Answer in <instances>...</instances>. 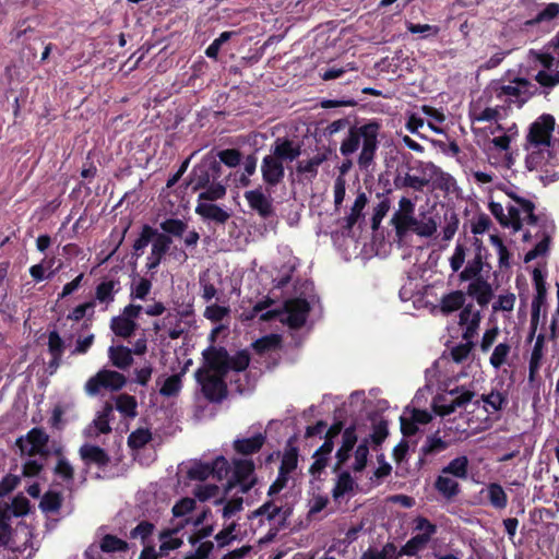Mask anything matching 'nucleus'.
Wrapping results in <instances>:
<instances>
[{
  "instance_id": "1",
  "label": "nucleus",
  "mask_w": 559,
  "mask_h": 559,
  "mask_svg": "<svg viewBox=\"0 0 559 559\" xmlns=\"http://www.w3.org/2000/svg\"><path fill=\"white\" fill-rule=\"evenodd\" d=\"M379 131L380 124L374 121L350 128L347 136L341 143V154L349 156L361 147L357 164L361 169H368L372 165L378 150Z\"/></svg>"
},
{
  "instance_id": "2",
  "label": "nucleus",
  "mask_w": 559,
  "mask_h": 559,
  "mask_svg": "<svg viewBox=\"0 0 559 559\" xmlns=\"http://www.w3.org/2000/svg\"><path fill=\"white\" fill-rule=\"evenodd\" d=\"M273 300L269 297H265L263 300L258 301L250 312H243L241 314L242 320L249 321L252 320L260 312V320L270 321L280 317L282 322H286L292 328L301 326L307 319L309 312V304L305 299H292L285 302L284 310H269L263 312L265 309L273 305Z\"/></svg>"
},
{
  "instance_id": "3",
  "label": "nucleus",
  "mask_w": 559,
  "mask_h": 559,
  "mask_svg": "<svg viewBox=\"0 0 559 559\" xmlns=\"http://www.w3.org/2000/svg\"><path fill=\"white\" fill-rule=\"evenodd\" d=\"M556 120L550 114H543L535 119L528 127L524 148L531 154L526 158V165L530 169L537 168L539 163L535 162L537 153H543L555 146L557 140L554 138ZM559 143V140H558Z\"/></svg>"
},
{
  "instance_id": "4",
  "label": "nucleus",
  "mask_w": 559,
  "mask_h": 559,
  "mask_svg": "<svg viewBox=\"0 0 559 559\" xmlns=\"http://www.w3.org/2000/svg\"><path fill=\"white\" fill-rule=\"evenodd\" d=\"M516 211V216L514 219H519L520 230H522L525 226L538 227V231L536 233V237H540V240L536 243V246L530 250L525 257L524 262H531L539 257H544L549 251V245L551 241L552 234L555 231V224L548 217L543 215L535 214V204L532 202V216L526 217V213L513 207Z\"/></svg>"
},
{
  "instance_id": "5",
  "label": "nucleus",
  "mask_w": 559,
  "mask_h": 559,
  "mask_svg": "<svg viewBox=\"0 0 559 559\" xmlns=\"http://www.w3.org/2000/svg\"><path fill=\"white\" fill-rule=\"evenodd\" d=\"M258 483L254 474V463L250 459H237L233 461V475L225 485V493L229 495L235 488L237 492L245 495Z\"/></svg>"
},
{
  "instance_id": "6",
  "label": "nucleus",
  "mask_w": 559,
  "mask_h": 559,
  "mask_svg": "<svg viewBox=\"0 0 559 559\" xmlns=\"http://www.w3.org/2000/svg\"><path fill=\"white\" fill-rule=\"evenodd\" d=\"M414 523L415 534L412 536L411 539L406 542V544L401 549H399V551L401 552V557L403 555H417L419 551L424 550L428 546L431 537L437 533V526L426 518L418 516L417 519H415Z\"/></svg>"
},
{
  "instance_id": "7",
  "label": "nucleus",
  "mask_w": 559,
  "mask_h": 559,
  "mask_svg": "<svg viewBox=\"0 0 559 559\" xmlns=\"http://www.w3.org/2000/svg\"><path fill=\"white\" fill-rule=\"evenodd\" d=\"M421 175H415L407 171L404 176L395 179V186L399 188H409L415 191H423L431 182L444 180L449 175L444 174L436 165H420Z\"/></svg>"
},
{
  "instance_id": "8",
  "label": "nucleus",
  "mask_w": 559,
  "mask_h": 559,
  "mask_svg": "<svg viewBox=\"0 0 559 559\" xmlns=\"http://www.w3.org/2000/svg\"><path fill=\"white\" fill-rule=\"evenodd\" d=\"M126 381L122 373L103 369L86 381L84 389L87 395L95 396L102 389L118 391L124 386Z\"/></svg>"
},
{
  "instance_id": "9",
  "label": "nucleus",
  "mask_w": 559,
  "mask_h": 559,
  "mask_svg": "<svg viewBox=\"0 0 559 559\" xmlns=\"http://www.w3.org/2000/svg\"><path fill=\"white\" fill-rule=\"evenodd\" d=\"M528 58L531 63L543 68L535 75V80L540 85L552 87L559 84V70L554 69L556 66V59L554 56L549 52L530 51Z\"/></svg>"
},
{
  "instance_id": "10",
  "label": "nucleus",
  "mask_w": 559,
  "mask_h": 559,
  "mask_svg": "<svg viewBox=\"0 0 559 559\" xmlns=\"http://www.w3.org/2000/svg\"><path fill=\"white\" fill-rule=\"evenodd\" d=\"M453 399L448 401L445 396H438L433 401V411L439 416H447L454 413L457 408L465 407L475 396V392L464 386L455 388L449 391Z\"/></svg>"
},
{
  "instance_id": "11",
  "label": "nucleus",
  "mask_w": 559,
  "mask_h": 559,
  "mask_svg": "<svg viewBox=\"0 0 559 559\" xmlns=\"http://www.w3.org/2000/svg\"><path fill=\"white\" fill-rule=\"evenodd\" d=\"M394 228L399 236H404L412 231L419 237L429 238L437 231L438 223L431 216L421 215L420 218H417L415 215H412L396 223Z\"/></svg>"
},
{
  "instance_id": "12",
  "label": "nucleus",
  "mask_w": 559,
  "mask_h": 559,
  "mask_svg": "<svg viewBox=\"0 0 559 559\" xmlns=\"http://www.w3.org/2000/svg\"><path fill=\"white\" fill-rule=\"evenodd\" d=\"M143 310L140 305L130 304L126 306L121 314L111 319L110 329L120 337H130L138 328L135 319L139 318Z\"/></svg>"
},
{
  "instance_id": "13",
  "label": "nucleus",
  "mask_w": 559,
  "mask_h": 559,
  "mask_svg": "<svg viewBox=\"0 0 559 559\" xmlns=\"http://www.w3.org/2000/svg\"><path fill=\"white\" fill-rule=\"evenodd\" d=\"M225 374L212 373L210 370L199 369L195 372L198 382L202 385L204 395L214 402H218L225 397L226 385L224 383Z\"/></svg>"
},
{
  "instance_id": "14",
  "label": "nucleus",
  "mask_w": 559,
  "mask_h": 559,
  "mask_svg": "<svg viewBox=\"0 0 559 559\" xmlns=\"http://www.w3.org/2000/svg\"><path fill=\"white\" fill-rule=\"evenodd\" d=\"M229 469L228 461L224 456L216 457L213 463L195 462L188 471V477L195 480H204L210 475H216L217 479H223Z\"/></svg>"
},
{
  "instance_id": "15",
  "label": "nucleus",
  "mask_w": 559,
  "mask_h": 559,
  "mask_svg": "<svg viewBox=\"0 0 559 559\" xmlns=\"http://www.w3.org/2000/svg\"><path fill=\"white\" fill-rule=\"evenodd\" d=\"M481 312L473 304L463 307L459 314V325L462 329L463 340H473L479 330Z\"/></svg>"
},
{
  "instance_id": "16",
  "label": "nucleus",
  "mask_w": 559,
  "mask_h": 559,
  "mask_svg": "<svg viewBox=\"0 0 559 559\" xmlns=\"http://www.w3.org/2000/svg\"><path fill=\"white\" fill-rule=\"evenodd\" d=\"M48 442V435L41 429H32L26 437L17 439L16 444L22 454L29 456L43 454Z\"/></svg>"
},
{
  "instance_id": "17",
  "label": "nucleus",
  "mask_w": 559,
  "mask_h": 559,
  "mask_svg": "<svg viewBox=\"0 0 559 559\" xmlns=\"http://www.w3.org/2000/svg\"><path fill=\"white\" fill-rule=\"evenodd\" d=\"M249 207L262 218H269L274 214L273 200L261 188L248 190L243 194Z\"/></svg>"
},
{
  "instance_id": "18",
  "label": "nucleus",
  "mask_w": 559,
  "mask_h": 559,
  "mask_svg": "<svg viewBox=\"0 0 559 559\" xmlns=\"http://www.w3.org/2000/svg\"><path fill=\"white\" fill-rule=\"evenodd\" d=\"M260 168L262 179L269 187H275L284 179V164L275 159L270 154L263 157Z\"/></svg>"
},
{
  "instance_id": "19",
  "label": "nucleus",
  "mask_w": 559,
  "mask_h": 559,
  "mask_svg": "<svg viewBox=\"0 0 559 559\" xmlns=\"http://www.w3.org/2000/svg\"><path fill=\"white\" fill-rule=\"evenodd\" d=\"M112 406L107 403L103 411L97 413L94 420L85 427L83 435L88 439H96L100 435L109 433L111 431L109 421L112 415Z\"/></svg>"
},
{
  "instance_id": "20",
  "label": "nucleus",
  "mask_w": 559,
  "mask_h": 559,
  "mask_svg": "<svg viewBox=\"0 0 559 559\" xmlns=\"http://www.w3.org/2000/svg\"><path fill=\"white\" fill-rule=\"evenodd\" d=\"M533 85L525 79H516L512 81L510 84L501 85L497 90L498 97L507 96L510 98H516L520 102V105L525 103L532 95Z\"/></svg>"
},
{
  "instance_id": "21",
  "label": "nucleus",
  "mask_w": 559,
  "mask_h": 559,
  "mask_svg": "<svg viewBox=\"0 0 559 559\" xmlns=\"http://www.w3.org/2000/svg\"><path fill=\"white\" fill-rule=\"evenodd\" d=\"M301 154L300 146L287 139H277L271 147V154L275 159L292 163Z\"/></svg>"
},
{
  "instance_id": "22",
  "label": "nucleus",
  "mask_w": 559,
  "mask_h": 559,
  "mask_svg": "<svg viewBox=\"0 0 559 559\" xmlns=\"http://www.w3.org/2000/svg\"><path fill=\"white\" fill-rule=\"evenodd\" d=\"M203 356L212 373L226 374L229 370V356L226 349L210 347L204 350Z\"/></svg>"
},
{
  "instance_id": "23",
  "label": "nucleus",
  "mask_w": 559,
  "mask_h": 559,
  "mask_svg": "<svg viewBox=\"0 0 559 559\" xmlns=\"http://www.w3.org/2000/svg\"><path fill=\"white\" fill-rule=\"evenodd\" d=\"M468 296L473 297L480 307L487 306L493 297L491 284L484 277L469 280Z\"/></svg>"
},
{
  "instance_id": "24",
  "label": "nucleus",
  "mask_w": 559,
  "mask_h": 559,
  "mask_svg": "<svg viewBox=\"0 0 559 559\" xmlns=\"http://www.w3.org/2000/svg\"><path fill=\"white\" fill-rule=\"evenodd\" d=\"M508 213H504V207L500 202L491 201L489 203V211L504 228H511L513 233L520 231L519 219H514L516 211L507 205Z\"/></svg>"
},
{
  "instance_id": "25",
  "label": "nucleus",
  "mask_w": 559,
  "mask_h": 559,
  "mask_svg": "<svg viewBox=\"0 0 559 559\" xmlns=\"http://www.w3.org/2000/svg\"><path fill=\"white\" fill-rule=\"evenodd\" d=\"M171 245V238L165 234H159L152 242L151 252L147 257L146 267L148 270L156 269L164 257V254L168 251Z\"/></svg>"
},
{
  "instance_id": "26",
  "label": "nucleus",
  "mask_w": 559,
  "mask_h": 559,
  "mask_svg": "<svg viewBox=\"0 0 559 559\" xmlns=\"http://www.w3.org/2000/svg\"><path fill=\"white\" fill-rule=\"evenodd\" d=\"M508 109L503 106H495V107H474L471 110V118L473 121L477 122H499L507 118Z\"/></svg>"
},
{
  "instance_id": "27",
  "label": "nucleus",
  "mask_w": 559,
  "mask_h": 559,
  "mask_svg": "<svg viewBox=\"0 0 559 559\" xmlns=\"http://www.w3.org/2000/svg\"><path fill=\"white\" fill-rule=\"evenodd\" d=\"M79 453H80L81 459L86 464H95L99 467L106 466L110 461V457L105 452V450L97 445H92V444H87V443L83 444L80 448Z\"/></svg>"
},
{
  "instance_id": "28",
  "label": "nucleus",
  "mask_w": 559,
  "mask_h": 559,
  "mask_svg": "<svg viewBox=\"0 0 559 559\" xmlns=\"http://www.w3.org/2000/svg\"><path fill=\"white\" fill-rule=\"evenodd\" d=\"M190 519H185L183 521H180L176 524V526L173 530L165 531L160 533L159 539H160V546L159 551L162 554H167L170 550H175L179 548L182 544V539L175 536V534L182 528L186 524L190 523Z\"/></svg>"
},
{
  "instance_id": "29",
  "label": "nucleus",
  "mask_w": 559,
  "mask_h": 559,
  "mask_svg": "<svg viewBox=\"0 0 559 559\" xmlns=\"http://www.w3.org/2000/svg\"><path fill=\"white\" fill-rule=\"evenodd\" d=\"M214 503L216 506L223 504L222 516L225 520H229L242 510L243 498L241 496H234L231 492L226 496L224 492V497L216 499Z\"/></svg>"
},
{
  "instance_id": "30",
  "label": "nucleus",
  "mask_w": 559,
  "mask_h": 559,
  "mask_svg": "<svg viewBox=\"0 0 559 559\" xmlns=\"http://www.w3.org/2000/svg\"><path fill=\"white\" fill-rule=\"evenodd\" d=\"M195 213L203 218L221 224H224L229 218V214L225 210L216 204L207 202H200L195 207Z\"/></svg>"
},
{
  "instance_id": "31",
  "label": "nucleus",
  "mask_w": 559,
  "mask_h": 559,
  "mask_svg": "<svg viewBox=\"0 0 559 559\" xmlns=\"http://www.w3.org/2000/svg\"><path fill=\"white\" fill-rule=\"evenodd\" d=\"M265 436L257 433L250 438L237 439L234 441V449L236 452L249 455L257 453L264 444Z\"/></svg>"
},
{
  "instance_id": "32",
  "label": "nucleus",
  "mask_w": 559,
  "mask_h": 559,
  "mask_svg": "<svg viewBox=\"0 0 559 559\" xmlns=\"http://www.w3.org/2000/svg\"><path fill=\"white\" fill-rule=\"evenodd\" d=\"M465 294L462 290H453L440 299V310L444 314L462 310L465 306Z\"/></svg>"
},
{
  "instance_id": "33",
  "label": "nucleus",
  "mask_w": 559,
  "mask_h": 559,
  "mask_svg": "<svg viewBox=\"0 0 559 559\" xmlns=\"http://www.w3.org/2000/svg\"><path fill=\"white\" fill-rule=\"evenodd\" d=\"M108 356L112 365L119 369H127L133 362L132 350L124 346H110Z\"/></svg>"
},
{
  "instance_id": "34",
  "label": "nucleus",
  "mask_w": 559,
  "mask_h": 559,
  "mask_svg": "<svg viewBox=\"0 0 559 559\" xmlns=\"http://www.w3.org/2000/svg\"><path fill=\"white\" fill-rule=\"evenodd\" d=\"M435 488L447 499L455 497L460 491L459 483L442 471L435 481Z\"/></svg>"
},
{
  "instance_id": "35",
  "label": "nucleus",
  "mask_w": 559,
  "mask_h": 559,
  "mask_svg": "<svg viewBox=\"0 0 559 559\" xmlns=\"http://www.w3.org/2000/svg\"><path fill=\"white\" fill-rule=\"evenodd\" d=\"M159 394L165 397H173L179 394L182 388V374H171L167 378H158Z\"/></svg>"
},
{
  "instance_id": "36",
  "label": "nucleus",
  "mask_w": 559,
  "mask_h": 559,
  "mask_svg": "<svg viewBox=\"0 0 559 559\" xmlns=\"http://www.w3.org/2000/svg\"><path fill=\"white\" fill-rule=\"evenodd\" d=\"M119 282L109 280L97 285L95 298L100 304L109 305L115 300V295L119 292Z\"/></svg>"
},
{
  "instance_id": "37",
  "label": "nucleus",
  "mask_w": 559,
  "mask_h": 559,
  "mask_svg": "<svg viewBox=\"0 0 559 559\" xmlns=\"http://www.w3.org/2000/svg\"><path fill=\"white\" fill-rule=\"evenodd\" d=\"M328 158L326 153H318L307 160H300L297 164L296 170L299 174L306 175L309 179L317 176L320 165Z\"/></svg>"
},
{
  "instance_id": "38",
  "label": "nucleus",
  "mask_w": 559,
  "mask_h": 559,
  "mask_svg": "<svg viewBox=\"0 0 559 559\" xmlns=\"http://www.w3.org/2000/svg\"><path fill=\"white\" fill-rule=\"evenodd\" d=\"M48 349L52 356L50 367L57 369L61 364V357L64 352V342L57 331H51L48 335Z\"/></svg>"
},
{
  "instance_id": "39",
  "label": "nucleus",
  "mask_w": 559,
  "mask_h": 559,
  "mask_svg": "<svg viewBox=\"0 0 559 559\" xmlns=\"http://www.w3.org/2000/svg\"><path fill=\"white\" fill-rule=\"evenodd\" d=\"M511 344L506 341L501 342L493 348L491 356L489 358V364L495 369H500L502 366L508 364L510 354H511Z\"/></svg>"
},
{
  "instance_id": "40",
  "label": "nucleus",
  "mask_w": 559,
  "mask_h": 559,
  "mask_svg": "<svg viewBox=\"0 0 559 559\" xmlns=\"http://www.w3.org/2000/svg\"><path fill=\"white\" fill-rule=\"evenodd\" d=\"M401 552L393 543H386L381 549H369L360 559H399Z\"/></svg>"
},
{
  "instance_id": "41",
  "label": "nucleus",
  "mask_w": 559,
  "mask_h": 559,
  "mask_svg": "<svg viewBox=\"0 0 559 559\" xmlns=\"http://www.w3.org/2000/svg\"><path fill=\"white\" fill-rule=\"evenodd\" d=\"M441 471L450 476L465 479L468 474V459L465 455L457 456Z\"/></svg>"
},
{
  "instance_id": "42",
  "label": "nucleus",
  "mask_w": 559,
  "mask_h": 559,
  "mask_svg": "<svg viewBox=\"0 0 559 559\" xmlns=\"http://www.w3.org/2000/svg\"><path fill=\"white\" fill-rule=\"evenodd\" d=\"M116 408L126 417L134 418L138 415V402L134 396L129 394L117 396Z\"/></svg>"
},
{
  "instance_id": "43",
  "label": "nucleus",
  "mask_w": 559,
  "mask_h": 559,
  "mask_svg": "<svg viewBox=\"0 0 559 559\" xmlns=\"http://www.w3.org/2000/svg\"><path fill=\"white\" fill-rule=\"evenodd\" d=\"M488 499L496 509H504L508 504V497L503 488L496 483L489 484L486 488Z\"/></svg>"
},
{
  "instance_id": "44",
  "label": "nucleus",
  "mask_w": 559,
  "mask_h": 559,
  "mask_svg": "<svg viewBox=\"0 0 559 559\" xmlns=\"http://www.w3.org/2000/svg\"><path fill=\"white\" fill-rule=\"evenodd\" d=\"M355 486V481L349 475L348 472H343L340 474L336 484L332 490V496L334 500H338L341 497L345 496L346 493L353 491Z\"/></svg>"
},
{
  "instance_id": "45",
  "label": "nucleus",
  "mask_w": 559,
  "mask_h": 559,
  "mask_svg": "<svg viewBox=\"0 0 559 559\" xmlns=\"http://www.w3.org/2000/svg\"><path fill=\"white\" fill-rule=\"evenodd\" d=\"M500 189L513 201V204H508L510 207H516L518 210L525 212L526 217L532 216V201L520 197L513 189L501 186Z\"/></svg>"
},
{
  "instance_id": "46",
  "label": "nucleus",
  "mask_w": 559,
  "mask_h": 559,
  "mask_svg": "<svg viewBox=\"0 0 559 559\" xmlns=\"http://www.w3.org/2000/svg\"><path fill=\"white\" fill-rule=\"evenodd\" d=\"M483 259L478 253L475 258L467 262L465 269L460 273L461 281H469L474 278H480V273L483 271Z\"/></svg>"
},
{
  "instance_id": "47",
  "label": "nucleus",
  "mask_w": 559,
  "mask_h": 559,
  "mask_svg": "<svg viewBox=\"0 0 559 559\" xmlns=\"http://www.w3.org/2000/svg\"><path fill=\"white\" fill-rule=\"evenodd\" d=\"M152 289V283L145 277L134 280L130 286V298L145 300Z\"/></svg>"
},
{
  "instance_id": "48",
  "label": "nucleus",
  "mask_w": 559,
  "mask_h": 559,
  "mask_svg": "<svg viewBox=\"0 0 559 559\" xmlns=\"http://www.w3.org/2000/svg\"><path fill=\"white\" fill-rule=\"evenodd\" d=\"M490 243L497 249L498 253V263L499 266L509 267L510 266V252L508 248L504 246L502 239L497 234H491L489 236Z\"/></svg>"
},
{
  "instance_id": "49",
  "label": "nucleus",
  "mask_w": 559,
  "mask_h": 559,
  "mask_svg": "<svg viewBox=\"0 0 559 559\" xmlns=\"http://www.w3.org/2000/svg\"><path fill=\"white\" fill-rule=\"evenodd\" d=\"M448 442L440 437L432 435L427 437L425 444L421 447L424 455H433L444 451L448 448Z\"/></svg>"
},
{
  "instance_id": "50",
  "label": "nucleus",
  "mask_w": 559,
  "mask_h": 559,
  "mask_svg": "<svg viewBox=\"0 0 559 559\" xmlns=\"http://www.w3.org/2000/svg\"><path fill=\"white\" fill-rule=\"evenodd\" d=\"M415 213V204L414 202L403 197L399 201V210L393 214L392 216V224L393 226L396 225V223H400L402 219L406 218L407 216H412Z\"/></svg>"
},
{
  "instance_id": "51",
  "label": "nucleus",
  "mask_w": 559,
  "mask_h": 559,
  "mask_svg": "<svg viewBox=\"0 0 559 559\" xmlns=\"http://www.w3.org/2000/svg\"><path fill=\"white\" fill-rule=\"evenodd\" d=\"M516 296L513 293L507 292L499 295L492 304L493 312H511L514 309Z\"/></svg>"
},
{
  "instance_id": "52",
  "label": "nucleus",
  "mask_w": 559,
  "mask_h": 559,
  "mask_svg": "<svg viewBox=\"0 0 559 559\" xmlns=\"http://www.w3.org/2000/svg\"><path fill=\"white\" fill-rule=\"evenodd\" d=\"M152 439V433L146 428H139L128 437V445L131 449H141Z\"/></svg>"
},
{
  "instance_id": "53",
  "label": "nucleus",
  "mask_w": 559,
  "mask_h": 559,
  "mask_svg": "<svg viewBox=\"0 0 559 559\" xmlns=\"http://www.w3.org/2000/svg\"><path fill=\"white\" fill-rule=\"evenodd\" d=\"M100 549L105 552L126 551L128 544L115 535L107 534L100 542Z\"/></svg>"
},
{
  "instance_id": "54",
  "label": "nucleus",
  "mask_w": 559,
  "mask_h": 559,
  "mask_svg": "<svg viewBox=\"0 0 559 559\" xmlns=\"http://www.w3.org/2000/svg\"><path fill=\"white\" fill-rule=\"evenodd\" d=\"M158 235L159 233H157L156 229L152 228L148 225H144L142 227L139 238L133 243V250L135 251V253L142 252L143 249Z\"/></svg>"
},
{
  "instance_id": "55",
  "label": "nucleus",
  "mask_w": 559,
  "mask_h": 559,
  "mask_svg": "<svg viewBox=\"0 0 559 559\" xmlns=\"http://www.w3.org/2000/svg\"><path fill=\"white\" fill-rule=\"evenodd\" d=\"M473 347V340H464V343H461L451 349L450 355L452 360L456 364L465 361L469 357Z\"/></svg>"
},
{
  "instance_id": "56",
  "label": "nucleus",
  "mask_w": 559,
  "mask_h": 559,
  "mask_svg": "<svg viewBox=\"0 0 559 559\" xmlns=\"http://www.w3.org/2000/svg\"><path fill=\"white\" fill-rule=\"evenodd\" d=\"M62 502V497L60 493L55 491L46 492L40 500V509L44 512H57Z\"/></svg>"
},
{
  "instance_id": "57",
  "label": "nucleus",
  "mask_w": 559,
  "mask_h": 559,
  "mask_svg": "<svg viewBox=\"0 0 559 559\" xmlns=\"http://www.w3.org/2000/svg\"><path fill=\"white\" fill-rule=\"evenodd\" d=\"M481 400L488 406L486 407L487 412L493 413L498 412L502 408V406L506 404L507 399L501 392L492 391L489 394L483 395Z\"/></svg>"
},
{
  "instance_id": "58",
  "label": "nucleus",
  "mask_w": 559,
  "mask_h": 559,
  "mask_svg": "<svg viewBox=\"0 0 559 559\" xmlns=\"http://www.w3.org/2000/svg\"><path fill=\"white\" fill-rule=\"evenodd\" d=\"M366 204H367V197L364 192H361L356 197L355 202L350 209V213L347 216V225L349 227H352L353 225H355L357 223Z\"/></svg>"
},
{
  "instance_id": "59",
  "label": "nucleus",
  "mask_w": 559,
  "mask_h": 559,
  "mask_svg": "<svg viewBox=\"0 0 559 559\" xmlns=\"http://www.w3.org/2000/svg\"><path fill=\"white\" fill-rule=\"evenodd\" d=\"M369 455L368 440H364L355 451V462L352 468L355 472H361L367 465V459Z\"/></svg>"
},
{
  "instance_id": "60",
  "label": "nucleus",
  "mask_w": 559,
  "mask_h": 559,
  "mask_svg": "<svg viewBox=\"0 0 559 559\" xmlns=\"http://www.w3.org/2000/svg\"><path fill=\"white\" fill-rule=\"evenodd\" d=\"M281 512L282 507L275 504L273 501H267L253 511L252 516H264L267 521H273Z\"/></svg>"
},
{
  "instance_id": "61",
  "label": "nucleus",
  "mask_w": 559,
  "mask_h": 559,
  "mask_svg": "<svg viewBox=\"0 0 559 559\" xmlns=\"http://www.w3.org/2000/svg\"><path fill=\"white\" fill-rule=\"evenodd\" d=\"M160 228L164 230L165 235L169 234L180 237L186 231L187 224L181 219L169 218L160 224Z\"/></svg>"
},
{
  "instance_id": "62",
  "label": "nucleus",
  "mask_w": 559,
  "mask_h": 559,
  "mask_svg": "<svg viewBox=\"0 0 559 559\" xmlns=\"http://www.w3.org/2000/svg\"><path fill=\"white\" fill-rule=\"evenodd\" d=\"M193 492L200 501H206L218 495L219 487L214 484H201L194 488Z\"/></svg>"
},
{
  "instance_id": "63",
  "label": "nucleus",
  "mask_w": 559,
  "mask_h": 559,
  "mask_svg": "<svg viewBox=\"0 0 559 559\" xmlns=\"http://www.w3.org/2000/svg\"><path fill=\"white\" fill-rule=\"evenodd\" d=\"M226 194V187L222 183H212L205 191L199 194L200 200L215 201L222 199Z\"/></svg>"
},
{
  "instance_id": "64",
  "label": "nucleus",
  "mask_w": 559,
  "mask_h": 559,
  "mask_svg": "<svg viewBox=\"0 0 559 559\" xmlns=\"http://www.w3.org/2000/svg\"><path fill=\"white\" fill-rule=\"evenodd\" d=\"M217 156L219 160L228 167H236L241 160L240 152L235 148L222 150L218 152Z\"/></svg>"
}]
</instances>
